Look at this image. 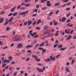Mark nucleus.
<instances>
[{
    "label": "nucleus",
    "instance_id": "obj_1",
    "mask_svg": "<svg viewBox=\"0 0 76 76\" xmlns=\"http://www.w3.org/2000/svg\"><path fill=\"white\" fill-rule=\"evenodd\" d=\"M13 41H20L22 39V37L16 35L15 37L12 38Z\"/></svg>",
    "mask_w": 76,
    "mask_h": 76
},
{
    "label": "nucleus",
    "instance_id": "obj_2",
    "mask_svg": "<svg viewBox=\"0 0 76 76\" xmlns=\"http://www.w3.org/2000/svg\"><path fill=\"white\" fill-rule=\"evenodd\" d=\"M23 47V45L22 43H20L17 45V48H22Z\"/></svg>",
    "mask_w": 76,
    "mask_h": 76
},
{
    "label": "nucleus",
    "instance_id": "obj_3",
    "mask_svg": "<svg viewBox=\"0 0 76 76\" xmlns=\"http://www.w3.org/2000/svg\"><path fill=\"white\" fill-rule=\"evenodd\" d=\"M47 4H46V6L49 7V6H51V4H50V1H48L47 2Z\"/></svg>",
    "mask_w": 76,
    "mask_h": 76
},
{
    "label": "nucleus",
    "instance_id": "obj_4",
    "mask_svg": "<svg viewBox=\"0 0 76 76\" xmlns=\"http://www.w3.org/2000/svg\"><path fill=\"white\" fill-rule=\"evenodd\" d=\"M50 60H51V61H54L55 60H56V57H53V56H51L50 57Z\"/></svg>",
    "mask_w": 76,
    "mask_h": 76
},
{
    "label": "nucleus",
    "instance_id": "obj_5",
    "mask_svg": "<svg viewBox=\"0 0 76 76\" xmlns=\"http://www.w3.org/2000/svg\"><path fill=\"white\" fill-rule=\"evenodd\" d=\"M32 57H33V58H35V60H37L38 58V56L36 55H33L32 56Z\"/></svg>",
    "mask_w": 76,
    "mask_h": 76
},
{
    "label": "nucleus",
    "instance_id": "obj_6",
    "mask_svg": "<svg viewBox=\"0 0 76 76\" xmlns=\"http://www.w3.org/2000/svg\"><path fill=\"white\" fill-rule=\"evenodd\" d=\"M66 20V17L62 18L61 19L62 22H64Z\"/></svg>",
    "mask_w": 76,
    "mask_h": 76
},
{
    "label": "nucleus",
    "instance_id": "obj_7",
    "mask_svg": "<svg viewBox=\"0 0 76 76\" xmlns=\"http://www.w3.org/2000/svg\"><path fill=\"white\" fill-rule=\"evenodd\" d=\"M37 34V33L36 32H34V33H31L30 35H31L32 37H34L35 35H36Z\"/></svg>",
    "mask_w": 76,
    "mask_h": 76
},
{
    "label": "nucleus",
    "instance_id": "obj_8",
    "mask_svg": "<svg viewBox=\"0 0 76 76\" xmlns=\"http://www.w3.org/2000/svg\"><path fill=\"white\" fill-rule=\"evenodd\" d=\"M66 70L67 72H70V71L69 70V69L68 67H66Z\"/></svg>",
    "mask_w": 76,
    "mask_h": 76
},
{
    "label": "nucleus",
    "instance_id": "obj_9",
    "mask_svg": "<svg viewBox=\"0 0 76 76\" xmlns=\"http://www.w3.org/2000/svg\"><path fill=\"white\" fill-rule=\"evenodd\" d=\"M9 70H10V71H12V70H13V66H10V67L8 69Z\"/></svg>",
    "mask_w": 76,
    "mask_h": 76
},
{
    "label": "nucleus",
    "instance_id": "obj_10",
    "mask_svg": "<svg viewBox=\"0 0 76 76\" xmlns=\"http://www.w3.org/2000/svg\"><path fill=\"white\" fill-rule=\"evenodd\" d=\"M0 23H1L3 22L4 20V18H2L1 19V18H0Z\"/></svg>",
    "mask_w": 76,
    "mask_h": 76
},
{
    "label": "nucleus",
    "instance_id": "obj_11",
    "mask_svg": "<svg viewBox=\"0 0 76 76\" xmlns=\"http://www.w3.org/2000/svg\"><path fill=\"white\" fill-rule=\"evenodd\" d=\"M38 46H39V44L38 43L35 46L34 48L33 49L34 50H35L36 49V48H37L38 47Z\"/></svg>",
    "mask_w": 76,
    "mask_h": 76
},
{
    "label": "nucleus",
    "instance_id": "obj_12",
    "mask_svg": "<svg viewBox=\"0 0 76 76\" xmlns=\"http://www.w3.org/2000/svg\"><path fill=\"white\" fill-rule=\"evenodd\" d=\"M50 30H49V29L45 31V33L47 34H48L50 33Z\"/></svg>",
    "mask_w": 76,
    "mask_h": 76
},
{
    "label": "nucleus",
    "instance_id": "obj_13",
    "mask_svg": "<svg viewBox=\"0 0 76 76\" xmlns=\"http://www.w3.org/2000/svg\"><path fill=\"white\" fill-rule=\"evenodd\" d=\"M58 32H59V31H56V33L55 34V36L56 37H57L58 35Z\"/></svg>",
    "mask_w": 76,
    "mask_h": 76
},
{
    "label": "nucleus",
    "instance_id": "obj_14",
    "mask_svg": "<svg viewBox=\"0 0 76 76\" xmlns=\"http://www.w3.org/2000/svg\"><path fill=\"white\" fill-rule=\"evenodd\" d=\"M33 45H28L27 46H26V48H31L32 47H33Z\"/></svg>",
    "mask_w": 76,
    "mask_h": 76
},
{
    "label": "nucleus",
    "instance_id": "obj_15",
    "mask_svg": "<svg viewBox=\"0 0 76 76\" xmlns=\"http://www.w3.org/2000/svg\"><path fill=\"white\" fill-rule=\"evenodd\" d=\"M60 4L59 3L57 2L55 4L54 6H59Z\"/></svg>",
    "mask_w": 76,
    "mask_h": 76
},
{
    "label": "nucleus",
    "instance_id": "obj_16",
    "mask_svg": "<svg viewBox=\"0 0 76 76\" xmlns=\"http://www.w3.org/2000/svg\"><path fill=\"white\" fill-rule=\"evenodd\" d=\"M15 9H16V7H14L13 8L11 9V12H14V11H15Z\"/></svg>",
    "mask_w": 76,
    "mask_h": 76
},
{
    "label": "nucleus",
    "instance_id": "obj_17",
    "mask_svg": "<svg viewBox=\"0 0 76 76\" xmlns=\"http://www.w3.org/2000/svg\"><path fill=\"white\" fill-rule=\"evenodd\" d=\"M66 48H62L60 49V50H61V51H64L65 50Z\"/></svg>",
    "mask_w": 76,
    "mask_h": 76
},
{
    "label": "nucleus",
    "instance_id": "obj_18",
    "mask_svg": "<svg viewBox=\"0 0 76 76\" xmlns=\"http://www.w3.org/2000/svg\"><path fill=\"white\" fill-rule=\"evenodd\" d=\"M32 23V21H28V25H30L31 24V23Z\"/></svg>",
    "mask_w": 76,
    "mask_h": 76
},
{
    "label": "nucleus",
    "instance_id": "obj_19",
    "mask_svg": "<svg viewBox=\"0 0 76 76\" xmlns=\"http://www.w3.org/2000/svg\"><path fill=\"white\" fill-rule=\"evenodd\" d=\"M63 47V45L61 44L59 45L58 46V47L59 48H62V47Z\"/></svg>",
    "mask_w": 76,
    "mask_h": 76
},
{
    "label": "nucleus",
    "instance_id": "obj_20",
    "mask_svg": "<svg viewBox=\"0 0 76 76\" xmlns=\"http://www.w3.org/2000/svg\"><path fill=\"white\" fill-rule=\"evenodd\" d=\"M13 17H12L9 20V21H8L9 22H12V20H13Z\"/></svg>",
    "mask_w": 76,
    "mask_h": 76
},
{
    "label": "nucleus",
    "instance_id": "obj_21",
    "mask_svg": "<svg viewBox=\"0 0 76 76\" xmlns=\"http://www.w3.org/2000/svg\"><path fill=\"white\" fill-rule=\"evenodd\" d=\"M51 60L50 58H48V59L45 60V62H48V61H50Z\"/></svg>",
    "mask_w": 76,
    "mask_h": 76
},
{
    "label": "nucleus",
    "instance_id": "obj_22",
    "mask_svg": "<svg viewBox=\"0 0 76 76\" xmlns=\"http://www.w3.org/2000/svg\"><path fill=\"white\" fill-rule=\"evenodd\" d=\"M41 22V20L40 19L38 20L37 23V25H38L39 23H40Z\"/></svg>",
    "mask_w": 76,
    "mask_h": 76
},
{
    "label": "nucleus",
    "instance_id": "obj_23",
    "mask_svg": "<svg viewBox=\"0 0 76 76\" xmlns=\"http://www.w3.org/2000/svg\"><path fill=\"white\" fill-rule=\"evenodd\" d=\"M71 38H72V36H69V37H68L66 39V40L67 41V40H69V39H71Z\"/></svg>",
    "mask_w": 76,
    "mask_h": 76
},
{
    "label": "nucleus",
    "instance_id": "obj_24",
    "mask_svg": "<svg viewBox=\"0 0 76 76\" xmlns=\"http://www.w3.org/2000/svg\"><path fill=\"white\" fill-rule=\"evenodd\" d=\"M44 45V42H43L41 44L39 45V47H42Z\"/></svg>",
    "mask_w": 76,
    "mask_h": 76
},
{
    "label": "nucleus",
    "instance_id": "obj_25",
    "mask_svg": "<svg viewBox=\"0 0 76 76\" xmlns=\"http://www.w3.org/2000/svg\"><path fill=\"white\" fill-rule=\"evenodd\" d=\"M8 23H9V21H7V22H5L4 24V25H7Z\"/></svg>",
    "mask_w": 76,
    "mask_h": 76
},
{
    "label": "nucleus",
    "instance_id": "obj_26",
    "mask_svg": "<svg viewBox=\"0 0 76 76\" xmlns=\"http://www.w3.org/2000/svg\"><path fill=\"white\" fill-rule=\"evenodd\" d=\"M18 12H15L13 13V16H16L17 15H18Z\"/></svg>",
    "mask_w": 76,
    "mask_h": 76
},
{
    "label": "nucleus",
    "instance_id": "obj_27",
    "mask_svg": "<svg viewBox=\"0 0 76 76\" xmlns=\"http://www.w3.org/2000/svg\"><path fill=\"white\" fill-rule=\"evenodd\" d=\"M60 57V54L56 56V59H57V58H59Z\"/></svg>",
    "mask_w": 76,
    "mask_h": 76
},
{
    "label": "nucleus",
    "instance_id": "obj_28",
    "mask_svg": "<svg viewBox=\"0 0 76 76\" xmlns=\"http://www.w3.org/2000/svg\"><path fill=\"white\" fill-rule=\"evenodd\" d=\"M38 72H44V70L42 69H39V70L38 71Z\"/></svg>",
    "mask_w": 76,
    "mask_h": 76
},
{
    "label": "nucleus",
    "instance_id": "obj_29",
    "mask_svg": "<svg viewBox=\"0 0 76 76\" xmlns=\"http://www.w3.org/2000/svg\"><path fill=\"white\" fill-rule=\"evenodd\" d=\"M49 35V34H47L46 33H45V34L44 35V37H48Z\"/></svg>",
    "mask_w": 76,
    "mask_h": 76
},
{
    "label": "nucleus",
    "instance_id": "obj_30",
    "mask_svg": "<svg viewBox=\"0 0 76 76\" xmlns=\"http://www.w3.org/2000/svg\"><path fill=\"white\" fill-rule=\"evenodd\" d=\"M36 23H37V21H34L32 23L33 26H34V25H35L36 24Z\"/></svg>",
    "mask_w": 76,
    "mask_h": 76
},
{
    "label": "nucleus",
    "instance_id": "obj_31",
    "mask_svg": "<svg viewBox=\"0 0 76 76\" xmlns=\"http://www.w3.org/2000/svg\"><path fill=\"white\" fill-rule=\"evenodd\" d=\"M47 0H41V3H44L45 1H46Z\"/></svg>",
    "mask_w": 76,
    "mask_h": 76
},
{
    "label": "nucleus",
    "instance_id": "obj_32",
    "mask_svg": "<svg viewBox=\"0 0 76 76\" xmlns=\"http://www.w3.org/2000/svg\"><path fill=\"white\" fill-rule=\"evenodd\" d=\"M7 64H3L2 65V68H4V67H5V66H6Z\"/></svg>",
    "mask_w": 76,
    "mask_h": 76
},
{
    "label": "nucleus",
    "instance_id": "obj_33",
    "mask_svg": "<svg viewBox=\"0 0 76 76\" xmlns=\"http://www.w3.org/2000/svg\"><path fill=\"white\" fill-rule=\"evenodd\" d=\"M52 14H53V11H51L49 13V16H51V15H52Z\"/></svg>",
    "mask_w": 76,
    "mask_h": 76
},
{
    "label": "nucleus",
    "instance_id": "obj_34",
    "mask_svg": "<svg viewBox=\"0 0 76 76\" xmlns=\"http://www.w3.org/2000/svg\"><path fill=\"white\" fill-rule=\"evenodd\" d=\"M12 56H10L9 57V58H8V59L9 60H10L11 61V60H12Z\"/></svg>",
    "mask_w": 76,
    "mask_h": 76
},
{
    "label": "nucleus",
    "instance_id": "obj_35",
    "mask_svg": "<svg viewBox=\"0 0 76 76\" xmlns=\"http://www.w3.org/2000/svg\"><path fill=\"white\" fill-rule=\"evenodd\" d=\"M75 46H73L72 47H71L69 49H70V50L71 49H73V48H75Z\"/></svg>",
    "mask_w": 76,
    "mask_h": 76
},
{
    "label": "nucleus",
    "instance_id": "obj_36",
    "mask_svg": "<svg viewBox=\"0 0 76 76\" xmlns=\"http://www.w3.org/2000/svg\"><path fill=\"white\" fill-rule=\"evenodd\" d=\"M36 42H37V41H35L34 42H33L31 43V44H32V45H34V44H35V43H36Z\"/></svg>",
    "mask_w": 76,
    "mask_h": 76
},
{
    "label": "nucleus",
    "instance_id": "obj_37",
    "mask_svg": "<svg viewBox=\"0 0 76 76\" xmlns=\"http://www.w3.org/2000/svg\"><path fill=\"white\" fill-rule=\"evenodd\" d=\"M37 11H38L37 9H35L33 10V13H34V12H35L36 13H37Z\"/></svg>",
    "mask_w": 76,
    "mask_h": 76
},
{
    "label": "nucleus",
    "instance_id": "obj_38",
    "mask_svg": "<svg viewBox=\"0 0 76 76\" xmlns=\"http://www.w3.org/2000/svg\"><path fill=\"white\" fill-rule=\"evenodd\" d=\"M10 28L7 27L6 29V31H9V30H10Z\"/></svg>",
    "mask_w": 76,
    "mask_h": 76
},
{
    "label": "nucleus",
    "instance_id": "obj_39",
    "mask_svg": "<svg viewBox=\"0 0 76 76\" xmlns=\"http://www.w3.org/2000/svg\"><path fill=\"white\" fill-rule=\"evenodd\" d=\"M25 6H26L28 7L29 6H31V4H27L25 5Z\"/></svg>",
    "mask_w": 76,
    "mask_h": 76
},
{
    "label": "nucleus",
    "instance_id": "obj_40",
    "mask_svg": "<svg viewBox=\"0 0 76 76\" xmlns=\"http://www.w3.org/2000/svg\"><path fill=\"white\" fill-rule=\"evenodd\" d=\"M65 34H67V33H68V30L67 29H66L65 30Z\"/></svg>",
    "mask_w": 76,
    "mask_h": 76
},
{
    "label": "nucleus",
    "instance_id": "obj_41",
    "mask_svg": "<svg viewBox=\"0 0 76 76\" xmlns=\"http://www.w3.org/2000/svg\"><path fill=\"white\" fill-rule=\"evenodd\" d=\"M28 38H29L30 39L31 38V34H28Z\"/></svg>",
    "mask_w": 76,
    "mask_h": 76
},
{
    "label": "nucleus",
    "instance_id": "obj_42",
    "mask_svg": "<svg viewBox=\"0 0 76 76\" xmlns=\"http://www.w3.org/2000/svg\"><path fill=\"white\" fill-rule=\"evenodd\" d=\"M20 7H21V5H19L17 7V9H20Z\"/></svg>",
    "mask_w": 76,
    "mask_h": 76
},
{
    "label": "nucleus",
    "instance_id": "obj_43",
    "mask_svg": "<svg viewBox=\"0 0 76 76\" xmlns=\"http://www.w3.org/2000/svg\"><path fill=\"white\" fill-rule=\"evenodd\" d=\"M34 37L35 38H38V34H37V35H35Z\"/></svg>",
    "mask_w": 76,
    "mask_h": 76
},
{
    "label": "nucleus",
    "instance_id": "obj_44",
    "mask_svg": "<svg viewBox=\"0 0 76 76\" xmlns=\"http://www.w3.org/2000/svg\"><path fill=\"white\" fill-rule=\"evenodd\" d=\"M23 14H24V12H20L19 13V15H23Z\"/></svg>",
    "mask_w": 76,
    "mask_h": 76
},
{
    "label": "nucleus",
    "instance_id": "obj_45",
    "mask_svg": "<svg viewBox=\"0 0 76 76\" xmlns=\"http://www.w3.org/2000/svg\"><path fill=\"white\" fill-rule=\"evenodd\" d=\"M40 27H37L36 28V29H37L38 30H39L40 29Z\"/></svg>",
    "mask_w": 76,
    "mask_h": 76
},
{
    "label": "nucleus",
    "instance_id": "obj_46",
    "mask_svg": "<svg viewBox=\"0 0 76 76\" xmlns=\"http://www.w3.org/2000/svg\"><path fill=\"white\" fill-rule=\"evenodd\" d=\"M44 28L45 29H48V27L47 26H45L44 27Z\"/></svg>",
    "mask_w": 76,
    "mask_h": 76
},
{
    "label": "nucleus",
    "instance_id": "obj_47",
    "mask_svg": "<svg viewBox=\"0 0 76 76\" xmlns=\"http://www.w3.org/2000/svg\"><path fill=\"white\" fill-rule=\"evenodd\" d=\"M70 22V19H69L68 20L66 21V23H69V22Z\"/></svg>",
    "mask_w": 76,
    "mask_h": 76
},
{
    "label": "nucleus",
    "instance_id": "obj_48",
    "mask_svg": "<svg viewBox=\"0 0 76 76\" xmlns=\"http://www.w3.org/2000/svg\"><path fill=\"white\" fill-rule=\"evenodd\" d=\"M75 60L74 59H73L71 62V64H73V63H75Z\"/></svg>",
    "mask_w": 76,
    "mask_h": 76
},
{
    "label": "nucleus",
    "instance_id": "obj_49",
    "mask_svg": "<svg viewBox=\"0 0 76 76\" xmlns=\"http://www.w3.org/2000/svg\"><path fill=\"white\" fill-rule=\"evenodd\" d=\"M7 48V47L6 46H4L3 48V50H5V49H6Z\"/></svg>",
    "mask_w": 76,
    "mask_h": 76
},
{
    "label": "nucleus",
    "instance_id": "obj_50",
    "mask_svg": "<svg viewBox=\"0 0 76 76\" xmlns=\"http://www.w3.org/2000/svg\"><path fill=\"white\" fill-rule=\"evenodd\" d=\"M55 44H58V40H57L55 43Z\"/></svg>",
    "mask_w": 76,
    "mask_h": 76
},
{
    "label": "nucleus",
    "instance_id": "obj_51",
    "mask_svg": "<svg viewBox=\"0 0 76 76\" xmlns=\"http://www.w3.org/2000/svg\"><path fill=\"white\" fill-rule=\"evenodd\" d=\"M70 15V13H69L66 15V17H69Z\"/></svg>",
    "mask_w": 76,
    "mask_h": 76
},
{
    "label": "nucleus",
    "instance_id": "obj_52",
    "mask_svg": "<svg viewBox=\"0 0 76 76\" xmlns=\"http://www.w3.org/2000/svg\"><path fill=\"white\" fill-rule=\"evenodd\" d=\"M46 9V7H43L42 8V10H45Z\"/></svg>",
    "mask_w": 76,
    "mask_h": 76
},
{
    "label": "nucleus",
    "instance_id": "obj_53",
    "mask_svg": "<svg viewBox=\"0 0 76 76\" xmlns=\"http://www.w3.org/2000/svg\"><path fill=\"white\" fill-rule=\"evenodd\" d=\"M38 65H39V66H43V64L38 63Z\"/></svg>",
    "mask_w": 76,
    "mask_h": 76
},
{
    "label": "nucleus",
    "instance_id": "obj_54",
    "mask_svg": "<svg viewBox=\"0 0 76 76\" xmlns=\"http://www.w3.org/2000/svg\"><path fill=\"white\" fill-rule=\"evenodd\" d=\"M50 26H52L53 25V23L52 22H50Z\"/></svg>",
    "mask_w": 76,
    "mask_h": 76
},
{
    "label": "nucleus",
    "instance_id": "obj_55",
    "mask_svg": "<svg viewBox=\"0 0 76 76\" xmlns=\"http://www.w3.org/2000/svg\"><path fill=\"white\" fill-rule=\"evenodd\" d=\"M37 14L36 13L35 14H34L32 15V16L33 17H34L35 16H37Z\"/></svg>",
    "mask_w": 76,
    "mask_h": 76
},
{
    "label": "nucleus",
    "instance_id": "obj_56",
    "mask_svg": "<svg viewBox=\"0 0 76 76\" xmlns=\"http://www.w3.org/2000/svg\"><path fill=\"white\" fill-rule=\"evenodd\" d=\"M58 23H57V22H55L54 23V25H55V26H56V25H57Z\"/></svg>",
    "mask_w": 76,
    "mask_h": 76
},
{
    "label": "nucleus",
    "instance_id": "obj_57",
    "mask_svg": "<svg viewBox=\"0 0 76 76\" xmlns=\"http://www.w3.org/2000/svg\"><path fill=\"white\" fill-rule=\"evenodd\" d=\"M59 10H57V11H56V15H57V14H58V13H59Z\"/></svg>",
    "mask_w": 76,
    "mask_h": 76
},
{
    "label": "nucleus",
    "instance_id": "obj_58",
    "mask_svg": "<svg viewBox=\"0 0 76 76\" xmlns=\"http://www.w3.org/2000/svg\"><path fill=\"white\" fill-rule=\"evenodd\" d=\"M70 9V8L69 7H68L66 8V10L67 11H69V10Z\"/></svg>",
    "mask_w": 76,
    "mask_h": 76
},
{
    "label": "nucleus",
    "instance_id": "obj_59",
    "mask_svg": "<svg viewBox=\"0 0 76 76\" xmlns=\"http://www.w3.org/2000/svg\"><path fill=\"white\" fill-rule=\"evenodd\" d=\"M42 53H45V49H44L42 50Z\"/></svg>",
    "mask_w": 76,
    "mask_h": 76
},
{
    "label": "nucleus",
    "instance_id": "obj_60",
    "mask_svg": "<svg viewBox=\"0 0 76 76\" xmlns=\"http://www.w3.org/2000/svg\"><path fill=\"white\" fill-rule=\"evenodd\" d=\"M16 75H17V72H15V73H14L13 75V76H16Z\"/></svg>",
    "mask_w": 76,
    "mask_h": 76
},
{
    "label": "nucleus",
    "instance_id": "obj_61",
    "mask_svg": "<svg viewBox=\"0 0 76 76\" xmlns=\"http://www.w3.org/2000/svg\"><path fill=\"white\" fill-rule=\"evenodd\" d=\"M12 15H13V13H11L8 15V16H12Z\"/></svg>",
    "mask_w": 76,
    "mask_h": 76
},
{
    "label": "nucleus",
    "instance_id": "obj_62",
    "mask_svg": "<svg viewBox=\"0 0 76 76\" xmlns=\"http://www.w3.org/2000/svg\"><path fill=\"white\" fill-rule=\"evenodd\" d=\"M50 31L51 32H54L55 31V30L53 29H51Z\"/></svg>",
    "mask_w": 76,
    "mask_h": 76
},
{
    "label": "nucleus",
    "instance_id": "obj_63",
    "mask_svg": "<svg viewBox=\"0 0 76 76\" xmlns=\"http://www.w3.org/2000/svg\"><path fill=\"white\" fill-rule=\"evenodd\" d=\"M8 68H9V66H6L5 67V69H8Z\"/></svg>",
    "mask_w": 76,
    "mask_h": 76
},
{
    "label": "nucleus",
    "instance_id": "obj_64",
    "mask_svg": "<svg viewBox=\"0 0 76 76\" xmlns=\"http://www.w3.org/2000/svg\"><path fill=\"white\" fill-rule=\"evenodd\" d=\"M40 59H37V60H36V61H40Z\"/></svg>",
    "mask_w": 76,
    "mask_h": 76
}]
</instances>
